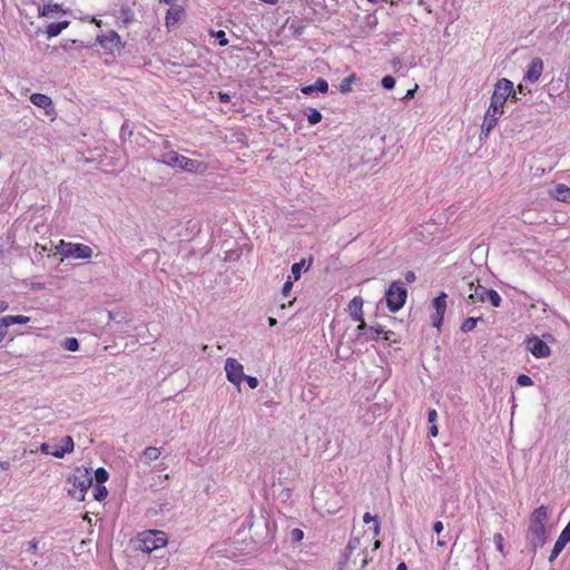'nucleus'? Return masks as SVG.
I'll return each instance as SVG.
<instances>
[{
	"label": "nucleus",
	"mask_w": 570,
	"mask_h": 570,
	"mask_svg": "<svg viewBox=\"0 0 570 570\" xmlns=\"http://www.w3.org/2000/svg\"><path fill=\"white\" fill-rule=\"evenodd\" d=\"M372 547V551H375L381 547V541L375 540L372 542V538L366 534L361 537H352L346 547V557L360 569H364L372 560L368 548Z\"/></svg>",
	"instance_id": "obj_1"
},
{
	"label": "nucleus",
	"mask_w": 570,
	"mask_h": 570,
	"mask_svg": "<svg viewBox=\"0 0 570 570\" xmlns=\"http://www.w3.org/2000/svg\"><path fill=\"white\" fill-rule=\"evenodd\" d=\"M68 493L78 501H83L88 489L92 484V478L88 469H77L69 478Z\"/></svg>",
	"instance_id": "obj_2"
},
{
	"label": "nucleus",
	"mask_w": 570,
	"mask_h": 570,
	"mask_svg": "<svg viewBox=\"0 0 570 570\" xmlns=\"http://www.w3.org/2000/svg\"><path fill=\"white\" fill-rule=\"evenodd\" d=\"M548 520V509L544 505L537 508L530 517L529 533L535 544L542 546L546 542L547 531L546 522Z\"/></svg>",
	"instance_id": "obj_3"
},
{
	"label": "nucleus",
	"mask_w": 570,
	"mask_h": 570,
	"mask_svg": "<svg viewBox=\"0 0 570 570\" xmlns=\"http://www.w3.org/2000/svg\"><path fill=\"white\" fill-rule=\"evenodd\" d=\"M139 549L150 553L168 543L167 534L161 530H146L139 534Z\"/></svg>",
	"instance_id": "obj_4"
},
{
	"label": "nucleus",
	"mask_w": 570,
	"mask_h": 570,
	"mask_svg": "<svg viewBox=\"0 0 570 570\" xmlns=\"http://www.w3.org/2000/svg\"><path fill=\"white\" fill-rule=\"evenodd\" d=\"M470 291L468 297V303L474 304V303H483L485 301H489L490 304L493 307H499L502 299L499 293L494 289H488L487 287L478 284H474L473 282L470 283Z\"/></svg>",
	"instance_id": "obj_5"
},
{
	"label": "nucleus",
	"mask_w": 570,
	"mask_h": 570,
	"mask_svg": "<svg viewBox=\"0 0 570 570\" xmlns=\"http://www.w3.org/2000/svg\"><path fill=\"white\" fill-rule=\"evenodd\" d=\"M406 297L407 291L403 284L399 281L392 282L385 293L386 306L389 311H400L404 306Z\"/></svg>",
	"instance_id": "obj_6"
},
{
	"label": "nucleus",
	"mask_w": 570,
	"mask_h": 570,
	"mask_svg": "<svg viewBox=\"0 0 570 570\" xmlns=\"http://www.w3.org/2000/svg\"><path fill=\"white\" fill-rule=\"evenodd\" d=\"M57 248L59 254L66 258L87 259L92 256V248L85 244H75L61 239Z\"/></svg>",
	"instance_id": "obj_7"
},
{
	"label": "nucleus",
	"mask_w": 570,
	"mask_h": 570,
	"mask_svg": "<svg viewBox=\"0 0 570 570\" xmlns=\"http://www.w3.org/2000/svg\"><path fill=\"white\" fill-rule=\"evenodd\" d=\"M509 97L512 99H517L515 94L513 91V82L507 78H502L497 81L494 85L493 92L491 95V102L494 105H499L504 108V105Z\"/></svg>",
	"instance_id": "obj_8"
},
{
	"label": "nucleus",
	"mask_w": 570,
	"mask_h": 570,
	"mask_svg": "<svg viewBox=\"0 0 570 570\" xmlns=\"http://www.w3.org/2000/svg\"><path fill=\"white\" fill-rule=\"evenodd\" d=\"M503 114H504L503 107H501L499 105H494L493 102L490 101V106L485 110V114L483 117V121L481 125V132L484 136H488L490 134V131L497 126L498 120L501 118V116Z\"/></svg>",
	"instance_id": "obj_9"
},
{
	"label": "nucleus",
	"mask_w": 570,
	"mask_h": 570,
	"mask_svg": "<svg viewBox=\"0 0 570 570\" xmlns=\"http://www.w3.org/2000/svg\"><path fill=\"white\" fill-rule=\"evenodd\" d=\"M225 372L227 380L240 391V384L245 377L244 366L236 358L228 357L225 361Z\"/></svg>",
	"instance_id": "obj_10"
},
{
	"label": "nucleus",
	"mask_w": 570,
	"mask_h": 570,
	"mask_svg": "<svg viewBox=\"0 0 570 570\" xmlns=\"http://www.w3.org/2000/svg\"><path fill=\"white\" fill-rule=\"evenodd\" d=\"M167 164L173 167H179L180 169L189 173H195L202 167V163L183 155H178L177 153H170L168 155Z\"/></svg>",
	"instance_id": "obj_11"
},
{
	"label": "nucleus",
	"mask_w": 570,
	"mask_h": 570,
	"mask_svg": "<svg viewBox=\"0 0 570 570\" xmlns=\"http://www.w3.org/2000/svg\"><path fill=\"white\" fill-rule=\"evenodd\" d=\"M446 297L448 295L442 292L439 296H436L433 301V307L435 313L431 315L432 325L436 328H440L444 318V314L446 311Z\"/></svg>",
	"instance_id": "obj_12"
},
{
	"label": "nucleus",
	"mask_w": 570,
	"mask_h": 570,
	"mask_svg": "<svg viewBox=\"0 0 570 570\" xmlns=\"http://www.w3.org/2000/svg\"><path fill=\"white\" fill-rule=\"evenodd\" d=\"M527 348L537 358L548 357L551 353L550 347L537 336H533L527 341Z\"/></svg>",
	"instance_id": "obj_13"
},
{
	"label": "nucleus",
	"mask_w": 570,
	"mask_h": 570,
	"mask_svg": "<svg viewBox=\"0 0 570 570\" xmlns=\"http://www.w3.org/2000/svg\"><path fill=\"white\" fill-rule=\"evenodd\" d=\"M542 71H543V61L541 58L537 57V58H533L530 62V65L528 66V70L523 77V79L525 81H529L531 83H534L537 82L541 75H542Z\"/></svg>",
	"instance_id": "obj_14"
},
{
	"label": "nucleus",
	"mask_w": 570,
	"mask_h": 570,
	"mask_svg": "<svg viewBox=\"0 0 570 570\" xmlns=\"http://www.w3.org/2000/svg\"><path fill=\"white\" fill-rule=\"evenodd\" d=\"M52 452L51 455L58 459L63 458L66 454H69L75 449L73 439L70 435L62 438L59 444L51 445Z\"/></svg>",
	"instance_id": "obj_15"
},
{
	"label": "nucleus",
	"mask_w": 570,
	"mask_h": 570,
	"mask_svg": "<svg viewBox=\"0 0 570 570\" xmlns=\"http://www.w3.org/2000/svg\"><path fill=\"white\" fill-rule=\"evenodd\" d=\"M30 101L35 106L43 109L46 115H48V116H50L55 112V109L52 106V99L45 94H39V92L32 94L30 96Z\"/></svg>",
	"instance_id": "obj_16"
},
{
	"label": "nucleus",
	"mask_w": 570,
	"mask_h": 570,
	"mask_svg": "<svg viewBox=\"0 0 570 570\" xmlns=\"http://www.w3.org/2000/svg\"><path fill=\"white\" fill-rule=\"evenodd\" d=\"M363 305L364 301L361 296H355L350 301L346 311L352 321H361L364 317Z\"/></svg>",
	"instance_id": "obj_17"
},
{
	"label": "nucleus",
	"mask_w": 570,
	"mask_h": 570,
	"mask_svg": "<svg viewBox=\"0 0 570 570\" xmlns=\"http://www.w3.org/2000/svg\"><path fill=\"white\" fill-rule=\"evenodd\" d=\"M185 14V10L180 6H174L167 10L165 24L168 29L175 27Z\"/></svg>",
	"instance_id": "obj_18"
},
{
	"label": "nucleus",
	"mask_w": 570,
	"mask_h": 570,
	"mask_svg": "<svg viewBox=\"0 0 570 570\" xmlns=\"http://www.w3.org/2000/svg\"><path fill=\"white\" fill-rule=\"evenodd\" d=\"M550 195L559 202L570 204V187L564 184H558Z\"/></svg>",
	"instance_id": "obj_19"
},
{
	"label": "nucleus",
	"mask_w": 570,
	"mask_h": 570,
	"mask_svg": "<svg viewBox=\"0 0 570 570\" xmlns=\"http://www.w3.org/2000/svg\"><path fill=\"white\" fill-rule=\"evenodd\" d=\"M328 83L325 79L318 78L315 83L302 87L301 91L305 95H311L314 91L327 92Z\"/></svg>",
	"instance_id": "obj_20"
},
{
	"label": "nucleus",
	"mask_w": 570,
	"mask_h": 570,
	"mask_svg": "<svg viewBox=\"0 0 570 570\" xmlns=\"http://www.w3.org/2000/svg\"><path fill=\"white\" fill-rule=\"evenodd\" d=\"M384 333V340H390L391 332H384L382 326H370L363 342L377 341L380 335Z\"/></svg>",
	"instance_id": "obj_21"
},
{
	"label": "nucleus",
	"mask_w": 570,
	"mask_h": 570,
	"mask_svg": "<svg viewBox=\"0 0 570 570\" xmlns=\"http://www.w3.org/2000/svg\"><path fill=\"white\" fill-rule=\"evenodd\" d=\"M0 322L1 326L9 327L13 324H27L30 322V317L24 315H7Z\"/></svg>",
	"instance_id": "obj_22"
},
{
	"label": "nucleus",
	"mask_w": 570,
	"mask_h": 570,
	"mask_svg": "<svg viewBox=\"0 0 570 570\" xmlns=\"http://www.w3.org/2000/svg\"><path fill=\"white\" fill-rule=\"evenodd\" d=\"M69 24H70V22L68 20L49 23L47 27V30H46L48 38H53V37L59 36L62 30L68 28Z\"/></svg>",
	"instance_id": "obj_23"
},
{
	"label": "nucleus",
	"mask_w": 570,
	"mask_h": 570,
	"mask_svg": "<svg viewBox=\"0 0 570 570\" xmlns=\"http://www.w3.org/2000/svg\"><path fill=\"white\" fill-rule=\"evenodd\" d=\"M161 454V451L160 449L156 448V446H148L144 450V452L141 453V460L148 464L150 463L151 461H155L157 460Z\"/></svg>",
	"instance_id": "obj_24"
},
{
	"label": "nucleus",
	"mask_w": 570,
	"mask_h": 570,
	"mask_svg": "<svg viewBox=\"0 0 570 570\" xmlns=\"http://www.w3.org/2000/svg\"><path fill=\"white\" fill-rule=\"evenodd\" d=\"M357 76L355 73H351L345 77L340 83V92L347 94L352 91V85L357 81Z\"/></svg>",
	"instance_id": "obj_25"
},
{
	"label": "nucleus",
	"mask_w": 570,
	"mask_h": 570,
	"mask_svg": "<svg viewBox=\"0 0 570 570\" xmlns=\"http://www.w3.org/2000/svg\"><path fill=\"white\" fill-rule=\"evenodd\" d=\"M56 12H66V11L62 9L61 4L49 3V4H45L42 7V9L39 11V16L40 17H49Z\"/></svg>",
	"instance_id": "obj_26"
},
{
	"label": "nucleus",
	"mask_w": 570,
	"mask_h": 570,
	"mask_svg": "<svg viewBox=\"0 0 570 570\" xmlns=\"http://www.w3.org/2000/svg\"><path fill=\"white\" fill-rule=\"evenodd\" d=\"M119 19L128 24L135 20V13L129 6H122L119 10Z\"/></svg>",
	"instance_id": "obj_27"
},
{
	"label": "nucleus",
	"mask_w": 570,
	"mask_h": 570,
	"mask_svg": "<svg viewBox=\"0 0 570 570\" xmlns=\"http://www.w3.org/2000/svg\"><path fill=\"white\" fill-rule=\"evenodd\" d=\"M478 321H479V318H476V317H468L462 323L461 331L463 333H468V332L473 331L475 328L476 324H478Z\"/></svg>",
	"instance_id": "obj_28"
},
{
	"label": "nucleus",
	"mask_w": 570,
	"mask_h": 570,
	"mask_svg": "<svg viewBox=\"0 0 570 570\" xmlns=\"http://www.w3.org/2000/svg\"><path fill=\"white\" fill-rule=\"evenodd\" d=\"M358 323L356 327V340H364L365 334L367 333V328L370 326L366 325L364 317L361 321H356Z\"/></svg>",
	"instance_id": "obj_29"
},
{
	"label": "nucleus",
	"mask_w": 570,
	"mask_h": 570,
	"mask_svg": "<svg viewBox=\"0 0 570 570\" xmlns=\"http://www.w3.org/2000/svg\"><path fill=\"white\" fill-rule=\"evenodd\" d=\"M363 521H364V523H370V522L374 521L375 522L374 528H373L374 537L380 534L381 527H380L379 521L376 520V517H373V515H371V513L366 512L363 515Z\"/></svg>",
	"instance_id": "obj_30"
},
{
	"label": "nucleus",
	"mask_w": 570,
	"mask_h": 570,
	"mask_svg": "<svg viewBox=\"0 0 570 570\" xmlns=\"http://www.w3.org/2000/svg\"><path fill=\"white\" fill-rule=\"evenodd\" d=\"M307 120L309 125H316L322 120V114L317 109L311 108L307 115Z\"/></svg>",
	"instance_id": "obj_31"
},
{
	"label": "nucleus",
	"mask_w": 570,
	"mask_h": 570,
	"mask_svg": "<svg viewBox=\"0 0 570 570\" xmlns=\"http://www.w3.org/2000/svg\"><path fill=\"white\" fill-rule=\"evenodd\" d=\"M62 346L67 351L76 352L79 348V342L76 337H69V338L65 340Z\"/></svg>",
	"instance_id": "obj_32"
},
{
	"label": "nucleus",
	"mask_w": 570,
	"mask_h": 570,
	"mask_svg": "<svg viewBox=\"0 0 570 570\" xmlns=\"http://www.w3.org/2000/svg\"><path fill=\"white\" fill-rule=\"evenodd\" d=\"M304 266H305V261L304 259H302L298 263H294L292 265L293 281H298L299 279L301 273H302Z\"/></svg>",
	"instance_id": "obj_33"
},
{
	"label": "nucleus",
	"mask_w": 570,
	"mask_h": 570,
	"mask_svg": "<svg viewBox=\"0 0 570 570\" xmlns=\"http://www.w3.org/2000/svg\"><path fill=\"white\" fill-rule=\"evenodd\" d=\"M109 478V474L108 472L106 471V469L104 468H98L96 471H95V479L97 481L98 484H102L105 483Z\"/></svg>",
	"instance_id": "obj_34"
},
{
	"label": "nucleus",
	"mask_w": 570,
	"mask_h": 570,
	"mask_svg": "<svg viewBox=\"0 0 570 570\" xmlns=\"http://www.w3.org/2000/svg\"><path fill=\"white\" fill-rule=\"evenodd\" d=\"M493 541H494V544H495V548L497 550L502 554V556H505V552H504V538L501 533H495L493 535Z\"/></svg>",
	"instance_id": "obj_35"
},
{
	"label": "nucleus",
	"mask_w": 570,
	"mask_h": 570,
	"mask_svg": "<svg viewBox=\"0 0 570 570\" xmlns=\"http://www.w3.org/2000/svg\"><path fill=\"white\" fill-rule=\"evenodd\" d=\"M107 494L108 491L106 487H104L102 484H98L94 490V497L97 501H102L104 499H106Z\"/></svg>",
	"instance_id": "obj_36"
},
{
	"label": "nucleus",
	"mask_w": 570,
	"mask_h": 570,
	"mask_svg": "<svg viewBox=\"0 0 570 570\" xmlns=\"http://www.w3.org/2000/svg\"><path fill=\"white\" fill-rule=\"evenodd\" d=\"M382 87L385 89H393L395 86V79L392 76H385L382 78Z\"/></svg>",
	"instance_id": "obj_37"
},
{
	"label": "nucleus",
	"mask_w": 570,
	"mask_h": 570,
	"mask_svg": "<svg viewBox=\"0 0 570 570\" xmlns=\"http://www.w3.org/2000/svg\"><path fill=\"white\" fill-rule=\"evenodd\" d=\"M517 383L520 386H531L533 384V381H532V379L530 376H528L525 374H521V375L518 376Z\"/></svg>",
	"instance_id": "obj_38"
},
{
	"label": "nucleus",
	"mask_w": 570,
	"mask_h": 570,
	"mask_svg": "<svg viewBox=\"0 0 570 570\" xmlns=\"http://www.w3.org/2000/svg\"><path fill=\"white\" fill-rule=\"evenodd\" d=\"M291 537H292L293 541L299 542L304 538V532H303V530H301L298 528H295V529L292 530Z\"/></svg>",
	"instance_id": "obj_39"
},
{
	"label": "nucleus",
	"mask_w": 570,
	"mask_h": 570,
	"mask_svg": "<svg viewBox=\"0 0 570 570\" xmlns=\"http://www.w3.org/2000/svg\"><path fill=\"white\" fill-rule=\"evenodd\" d=\"M564 548L560 544H558L557 542L554 543L553 546V549L550 553V557H549V560L552 562L559 554L560 552L563 550Z\"/></svg>",
	"instance_id": "obj_40"
},
{
	"label": "nucleus",
	"mask_w": 570,
	"mask_h": 570,
	"mask_svg": "<svg viewBox=\"0 0 570 570\" xmlns=\"http://www.w3.org/2000/svg\"><path fill=\"white\" fill-rule=\"evenodd\" d=\"M292 289H293V281L291 279V277H288V279L283 285L282 293L284 296H288L289 293L292 292Z\"/></svg>",
	"instance_id": "obj_41"
},
{
	"label": "nucleus",
	"mask_w": 570,
	"mask_h": 570,
	"mask_svg": "<svg viewBox=\"0 0 570 570\" xmlns=\"http://www.w3.org/2000/svg\"><path fill=\"white\" fill-rule=\"evenodd\" d=\"M244 380L247 382L250 389H256L258 386V380L254 376L245 375Z\"/></svg>",
	"instance_id": "obj_42"
},
{
	"label": "nucleus",
	"mask_w": 570,
	"mask_h": 570,
	"mask_svg": "<svg viewBox=\"0 0 570 570\" xmlns=\"http://www.w3.org/2000/svg\"><path fill=\"white\" fill-rule=\"evenodd\" d=\"M438 419V412L436 410L434 409H431L429 412H428V421L430 424H435V421Z\"/></svg>",
	"instance_id": "obj_43"
},
{
	"label": "nucleus",
	"mask_w": 570,
	"mask_h": 570,
	"mask_svg": "<svg viewBox=\"0 0 570 570\" xmlns=\"http://www.w3.org/2000/svg\"><path fill=\"white\" fill-rule=\"evenodd\" d=\"M40 451L43 454L51 455L52 446L50 444H48V443H42L40 445Z\"/></svg>",
	"instance_id": "obj_44"
},
{
	"label": "nucleus",
	"mask_w": 570,
	"mask_h": 570,
	"mask_svg": "<svg viewBox=\"0 0 570 570\" xmlns=\"http://www.w3.org/2000/svg\"><path fill=\"white\" fill-rule=\"evenodd\" d=\"M27 547H28L29 551H31L32 553H36L38 551V541L31 540V541L27 542Z\"/></svg>",
	"instance_id": "obj_45"
},
{
	"label": "nucleus",
	"mask_w": 570,
	"mask_h": 570,
	"mask_svg": "<svg viewBox=\"0 0 570 570\" xmlns=\"http://www.w3.org/2000/svg\"><path fill=\"white\" fill-rule=\"evenodd\" d=\"M217 37L219 38V45L220 46H226L228 43L227 39L225 38V32L224 31H218L217 32Z\"/></svg>",
	"instance_id": "obj_46"
},
{
	"label": "nucleus",
	"mask_w": 570,
	"mask_h": 570,
	"mask_svg": "<svg viewBox=\"0 0 570 570\" xmlns=\"http://www.w3.org/2000/svg\"><path fill=\"white\" fill-rule=\"evenodd\" d=\"M433 530L435 533H441L443 530V523L441 521H435L433 524Z\"/></svg>",
	"instance_id": "obj_47"
},
{
	"label": "nucleus",
	"mask_w": 570,
	"mask_h": 570,
	"mask_svg": "<svg viewBox=\"0 0 570 570\" xmlns=\"http://www.w3.org/2000/svg\"><path fill=\"white\" fill-rule=\"evenodd\" d=\"M218 98L222 102H229L230 101V96L226 92H219L218 94Z\"/></svg>",
	"instance_id": "obj_48"
},
{
	"label": "nucleus",
	"mask_w": 570,
	"mask_h": 570,
	"mask_svg": "<svg viewBox=\"0 0 570 570\" xmlns=\"http://www.w3.org/2000/svg\"><path fill=\"white\" fill-rule=\"evenodd\" d=\"M429 434H430L432 438L438 436V434H439V430H438V426H436L435 424H431L430 430H429Z\"/></svg>",
	"instance_id": "obj_49"
},
{
	"label": "nucleus",
	"mask_w": 570,
	"mask_h": 570,
	"mask_svg": "<svg viewBox=\"0 0 570 570\" xmlns=\"http://www.w3.org/2000/svg\"><path fill=\"white\" fill-rule=\"evenodd\" d=\"M405 281H406L407 283H412V282H414V281H415V274H414V272H407V273L405 274Z\"/></svg>",
	"instance_id": "obj_50"
},
{
	"label": "nucleus",
	"mask_w": 570,
	"mask_h": 570,
	"mask_svg": "<svg viewBox=\"0 0 570 570\" xmlns=\"http://www.w3.org/2000/svg\"><path fill=\"white\" fill-rule=\"evenodd\" d=\"M416 89H417V85H415V87H414V88L409 89V90H407V92H406V95H405V98H412V97H414V94H415Z\"/></svg>",
	"instance_id": "obj_51"
},
{
	"label": "nucleus",
	"mask_w": 570,
	"mask_h": 570,
	"mask_svg": "<svg viewBox=\"0 0 570 570\" xmlns=\"http://www.w3.org/2000/svg\"><path fill=\"white\" fill-rule=\"evenodd\" d=\"M0 469L7 471L10 469V463L8 461H0Z\"/></svg>",
	"instance_id": "obj_52"
},
{
	"label": "nucleus",
	"mask_w": 570,
	"mask_h": 570,
	"mask_svg": "<svg viewBox=\"0 0 570 570\" xmlns=\"http://www.w3.org/2000/svg\"><path fill=\"white\" fill-rule=\"evenodd\" d=\"M8 309V303L4 301H0V313H3Z\"/></svg>",
	"instance_id": "obj_53"
},
{
	"label": "nucleus",
	"mask_w": 570,
	"mask_h": 570,
	"mask_svg": "<svg viewBox=\"0 0 570 570\" xmlns=\"http://www.w3.org/2000/svg\"><path fill=\"white\" fill-rule=\"evenodd\" d=\"M268 324H269V326H275V325L277 324L276 318H274V317H268Z\"/></svg>",
	"instance_id": "obj_54"
},
{
	"label": "nucleus",
	"mask_w": 570,
	"mask_h": 570,
	"mask_svg": "<svg viewBox=\"0 0 570 570\" xmlns=\"http://www.w3.org/2000/svg\"><path fill=\"white\" fill-rule=\"evenodd\" d=\"M7 335V332L6 331H0V343L3 341V338L6 337Z\"/></svg>",
	"instance_id": "obj_55"
},
{
	"label": "nucleus",
	"mask_w": 570,
	"mask_h": 570,
	"mask_svg": "<svg viewBox=\"0 0 570 570\" xmlns=\"http://www.w3.org/2000/svg\"><path fill=\"white\" fill-rule=\"evenodd\" d=\"M396 570H406V566H405V563H403V562H402V563H400V564L397 566Z\"/></svg>",
	"instance_id": "obj_56"
},
{
	"label": "nucleus",
	"mask_w": 570,
	"mask_h": 570,
	"mask_svg": "<svg viewBox=\"0 0 570 570\" xmlns=\"http://www.w3.org/2000/svg\"><path fill=\"white\" fill-rule=\"evenodd\" d=\"M436 544H438L439 547H444V546H445V541H443V540L439 539V540H438V542H436Z\"/></svg>",
	"instance_id": "obj_57"
},
{
	"label": "nucleus",
	"mask_w": 570,
	"mask_h": 570,
	"mask_svg": "<svg viewBox=\"0 0 570 570\" xmlns=\"http://www.w3.org/2000/svg\"><path fill=\"white\" fill-rule=\"evenodd\" d=\"M392 6H397L401 0H389Z\"/></svg>",
	"instance_id": "obj_58"
},
{
	"label": "nucleus",
	"mask_w": 570,
	"mask_h": 570,
	"mask_svg": "<svg viewBox=\"0 0 570 570\" xmlns=\"http://www.w3.org/2000/svg\"><path fill=\"white\" fill-rule=\"evenodd\" d=\"M163 2L170 4L174 0H161Z\"/></svg>",
	"instance_id": "obj_59"
},
{
	"label": "nucleus",
	"mask_w": 570,
	"mask_h": 570,
	"mask_svg": "<svg viewBox=\"0 0 570 570\" xmlns=\"http://www.w3.org/2000/svg\"><path fill=\"white\" fill-rule=\"evenodd\" d=\"M518 89H519V91H520V92H522V91H523V87H522V85H519V86H518Z\"/></svg>",
	"instance_id": "obj_60"
}]
</instances>
